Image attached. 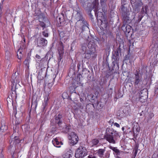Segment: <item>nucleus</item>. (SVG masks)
I'll list each match as a JSON object with an SVG mask.
<instances>
[{
  "instance_id": "nucleus-17",
  "label": "nucleus",
  "mask_w": 158,
  "mask_h": 158,
  "mask_svg": "<svg viewBox=\"0 0 158 158\" xmlns=\"http://www.w3.org/2000/svg\"><path fill=\"white\" fill-rule=\"evenodd\" d=\"M39 2L42 3L43 6L45 7L48 6L50 3L49 0H39Z\"/></svg>"
},
{
  "instance_id": "nucleus-55",
  "label": "nucleus",
  "mask_w": 158,
  "mask_h": 158,
  "mask_svg": "<svg viewBox=\"0 0 158 158\" xmlns=\"http://www.w3.org/2000/svg\"><path fill=\"white\" fill-rule=\"evenodd\" d=\"M50 84H51V83H49L48 84V85H50Z\"/></svg>"
},
{
  "instance_id": "nucleus-30",
  "label": "nucleus",
  "mask_w": 158,
  "mask_h": 158,
  "mask_svg": "<svg viewBox=\"0 0 158 158\" xmlns=\"http://www.w3.org/2000/svg\"><path fill=\"white\" fill-rule=\"evenodd\" d=\"M30 61V58L27 57L24 61V64L27 66Z\"/></svg>"
},
{
  "instance_id": "nucleus-31",
  "label": "nucleus",
  "mask_w": 158,
  "mask_h": 158,
  "mask_svg": "<svg viewBox=\"0 0 158 158\" xmlns=\"http://www.w3.org/2000/svg\"><path fill=\"white\" fill-rule=\"evenodd\" d=\"M148 9V6H145L144 8L143 7L142 9L141 12L142 14L146 13L147 10Z\"/></svg>"
},
{
  "instance_id": "nucleus-10",
  "label": "nucleus",
  "mask_w": 158,
  "mask_h": 158,
  "mask_svg": "<svg viewBox=\"0 0 158 158\" xmlns=\"http://www.w3.org/2000/svg\"><path fill=\"white\" fill-rule=\"evenodd\" d=\"M148 94L146 91H144V90H141L139 94V100L141 102H143V100H145L147 98Z\"/></svg>"
},
{
  "instance_id": "nucleus-16",
  "label": "nucleus",
  "mask_w": 158,
  "mask_h": 158,
  "mask_svg": "<svg viewBox=\"0 0 158 158\" xmlns=\"http://www.w3.org/2000/svg\"><path fill=\"white\" fill-rule=\"evenodd\" d=\"M58 50L59 54L60 57H61V55H62L64 53V46L63 45V44L62 42H61L60 43V46L58 48Z\"/></svg>"
},
{
  "instance_id": "nucleus-32",
  "label": "nucleus",
  "mask_w": 158,
  "mask_h": 158,
  "mask_svg": "<svg viewBox=\"0 0 158 158\" xmlns=\"http://www.w3.org/2000/svg\"><path fill=\"white\" fill-rule=\"evenodd\" d=\"M154 116V114L152 113H150L148 115V117L147 119V122L150 120Z\"/></svg>"
},
{
  "instance_id": "nucleus-50",
  "label": "nucleus",
  "mask_w": 158,
  "mask_h": 158,
  "mask_svg": "<svg viewBox=\"0 0 158 158\" xmlns=\"http://www.w3.org/2000/svg\"><path fill=\"white\" fill-rule=\"evenodd\" d=\"M113 120L112 119H111L110 120L109 122V123H113Z\"/></svg>"
},
{
  "instance_id": "nucleus-3",
  "label": "nucleus",
  "mask_w": 158,
  "mask_h": 158,
  "mask_svg": "<svg viewBox=\"0 0 158 158\" xmlns=\"http://www.w3.org/2000/svg\"><path fill=\"white\" fill-rule=\"evenodd\" d=\"M98 10V9L96 8V11H94L95 15L97 16V21L98 22L99 25L101 27V28H102L103 30H105L106 29L108 26L107 20L105 18L102 12H100L99 15L98 14L99 13L98 12V15H97V12Z\"/></svg>"
},
{
  "instance_id": "nucleus-38",
  "label": "nucleus",
  "mask_w": 158,
  "mask_h": 158,
  "mask_svg": "<svg viewBox=\"0 0 158 158\" xmlns=\"http://www.w3.org/2000/svg\"><path fill=\"white\" fill-rule=\"evenodd\" d=\"M89 28L86 25H83L82 27V30L84 31V30H88Z\"/></svg>"
},
{
  "instance_id": "nucleus-43",
  "label": "nucleus",
  "mask_w": 158,
  "mask_h": 158,
  "mask_svg": "<svg viewBox=\"0 0 158 158\" xmlns=\"http://www.w3.org/2000/svg\"><path fill=\"white\" fill-rule=\"evenodd\" d=\"M81 66V64L79 62L78 64H77V68L78 69V70H79L80 69V67Z\"/></svg>"
},
{
  "instance_id": "nucleus-7",
  "label": "nucleus",
  "mask_w": 158,
  "mask_h": 158,
  "mask_svg": "<svg viewBox=\"0 0 158 158\" xmlns=\"http://www.w3.org/2000/svg\"><path fill=\"white\" fill-rule=\"evenodd\" d=\"M71 138L69 139V143L71 146H73L77 144L78 141L77 136L74 132H71L70 135Z\"/></svg>"
},
{
  "instance_id": "nucleus-51",
  "label": "nucleus",
  "mask_w": 158,
  "mask_h": 158,
  "mask_svg": "<svg viewBox=\"0 0 158 158\" xmlns=\"http://www.w3.org/2000/svg\"><path fill=\"white\" fill-rule=\"evenodd\" d=\"M80 100L81 102H84V100L82 98H80Z\"/></svg>"
},
{
  "instance_id": "nucleus-22",
  "label": "nucleus",
  "mask_w": 158,
  "mask_h": 158,
  "mask_svg": "<svg viewBox=\"0 0 158 158\" xmlns=\"http://www.w3.org/2000/svg\"><path fill=\"white\" fill-rule=\"evenodd\" d=\"M59 35L60 39H63L64 38V40L67 39V37L66 36V33H65L64 32L61 31Z\"/></svg>"
},
{
  "instance_id": "nucleus-21",
  "label": "nucleus",
  "mask_w": 158,
  "mask_h": 158,
  "mask_svg": "<svg viewBox=\"0 0 158 158\" xmlns=\"http://www.w3.org/2000/svg\"><path fill=\"white\" fill-rule=\"evenodd\" d=\"M99 143V140L97 139H94L91 141L92 146L97 145Z\"/></svg>"
},
{
  "instance_id": "nucleus-9",
  "label": "nucleus",
  "mask_w": 158,
  "mask_h": 158,
  "mask_svg": "<svg viewBox=\"0 0 158 158\" xmlns=\"http://www.w3.org/2000/svg\"><path fill=\"white\" fill-rule=\"evenodd\" d=\"M136 1V0H135ZM137 1L134 2L133 0H131V2L132 4L133 8L135 9V11H137L138 12L139 11V8L142 5V3L139 1V0H137Z\"/></svg>"
},
{
  "instance_id": "nucleus-6",
  "label": "nucleus",
  "mask_w": 158,
  "mask_h": 158,
  "mask_svg": "<svg viewBox=\"0 0 158 158\" xmlns=\"http://www.w3.org/2000/svg\"><path fill=\"white\" fill-rule=\"evenodd\" d=\"M121 48L119 47L118 48L114 51V53H113V58L114 60L113 62V64H115V63L118 64L119 60V54H121Z\"/></svg>"
},
{
  "instance_id": "nucleus-42",
  "label": "nucleus",
  "mask_w": 158,
  "mask_h": 158,
  "mask_svg": "<svg viewBox=\"0 0 158 158\" xmlns=\"http://www.w3.org/2000/svg\"><path fill=\"white\" fill-rule=\"evenodd\" d=\"M88 158H97V157L94 155H89L88 156Z\"/></svg>"
},
{
  "instance_id": "nucleus-48",
  "label": "nucleus",
  "mask_w": 158,
  "mask_h": 158,
  "mask_svg": "<svg viewBox=\"0 0 158 158\" xmlns=\"http://www.w3.org/2000/svg\"><path fill=\"white\" fill-rule=\"evenodd\" d=\"M35 57L37 58H38V59H40V56L38 55H36L35 56Z\"/></svg>"
},
{
  "instance_id": "nucleus-19",
  "label": "nucleus",
  "mask_w": 158,
  "mask_h": 158,
  "mask_svg": "<svg viewBox=\"0 0 158 158\" xmlns=\"http://www.w3.org/2000/svg\"><path fill=\"white\" fill-rule=\"evenodd\" d=\"M105 151V147L103 149H100L98 150L97 153L100 156L102 157L104 155V154Z\"/></svg>"
},
{
  "instance_id": "nucleus-14",
  "label": "nucleus",
  "mask_w": 158,
  "mask_h": 158,
  "mask_svg": "<svg viewBox=\"0 0 158 158\" xmlns=\"http://www.w3.org/2000/svg\"><path fill=\"white\" fill-rule=\"evenodd\" d=\"M19 77L18 76V73L16 72L13 73L12 76L11 78L12 80V82L17 83L19 81Z\"/></svg>"
},
{
  "instance_id": "nucleus-54",
  "label": "nucleus",
  "mask_w": 158,
  "mask_h": 158,
  "mask_svg": "<svg viewBox=\"0 0 158 158\" xmlns=\"http://www.w3.org/2000/svg\"><path fill=\"white\" fill-rule=\"evenodd\" d=\"M133 136H134V135H135V133H134V132H133Z\"/></svg>"
},
{
  "instance_id": "nucleus-41",
  "label": "nucleus",
  "mask_w": 158,
  "mask_h": 158,
  "mask_svg": "<svg viewBox=\"0 0 158 158\" xmlns=\"http://www.w3.org/2000/svg\"><path fill=\"white\" fill-rule=\"evenodd\" d=\"M56 128L55 127H52L51 129V131L52 133H53L56 131Z\"/></svg>"
},
{
  "instance_id": "nucleus-40",
  "label": "nucleus",
  "mask_w": 158,
  "mask_h": 158,
  "mask_svg": "<svg viewBox=\"0 0 158 158\" xmlns=\"http://www.w3.org/2000/svg\"><path fill=\"white\" fill-rule=\"evenodd\" d=\"M147 113V112H146V111H142L140 113H139V114L140 116H142L143 114L145 116L146 114Z\"/></svg>"
},
{
  "instance_id": "nucleus-49",
  "label": "nucleus",
  "mask_w": 158,
  "mask_h": 158,
  "mask_svg": "<svg viewBox=\"0 0 158 158\" xmlns=\"http://www.w3.org/2000/svg\"><path fill=\"white\" fill-rule=\"evenodd\" d=\"M105 0H100L101 4L102 5L103 4Z\"/></svg>"
},
{
  "instance_id": "nucleus-15",
  "label": "nucleus",
  "mask_w": 158,
  "mask_h": 158,
  "mask_svg": "<svg viewBox=\"0 0 158 158\" xmlns=\"http://www.w3.org/2000/svg\"><path fill=\"white\" fill-rule=\"evenodd\" d=\"M52 143L55 146L58 148L60 147V145L63 144L62 142H59L57 138H55L53 140Z\"/></svg>"
},
{
  "instance_id": "nucleus-23",
  "label": "nucleus",
  "mask_w": 158,
  "mask_h": 158,
  "mask_svg": "<svg viewBox=\"0 0 158 158\" xmlns=\"http://www.w3.org/2000/svg\"><path fill=\"white\" fill-rule=\"evenodd\" d=\"M57 22L59 24H60V25L61 24V23L64 22V16L63 15H62V17H57Z\"/></svg>"
},
{
  "instance_id": "nucleus-47",
  "label": "nucleus",
  "mask_w": 158,
  "mask_h": 158,
  "mask_svg": "<svg viewBox=\"0 0 158 158\" xmlns=\"http://www.w3.org/2000/svg\"><path fill=\"white\" fill-rule=\"evenodd\" d=\"M88 0H81V2L83 3H85L86 2H87Z\"/></svg>"
},
{
  "instance_id": "nucleus-8",
  "label": "nucleus",
  "mask_w": 158,
  "mask_h": 158,
  "mask_svg": "<svg viewBox=\"0 0 158 158\" xmlns=\"http://www.w3.org/2000/svg\"><path fill=\"white\" fill-rule=\"evenodd\" d=\"M48 43L47 40L43 38H39L37 40V47H43L46 46Z\"/></svg>"
},
{
  "instance_id": "nucleus-18",
  "label": "nucleus",
  "mask_w": 158,
  "mask_h": 158,
  "mask_svg": "<svg viewBox=\"0 0 158 158\" xmlns=\"http://www.w3.org/2000/svg\"><path fill=\"white\" fill-rule=\"evenodd\" d=\"M109 148L112 150L114 152H115L116 155H119L120 153L119 150L118 149L117 147H114L112 146H109Z\"/></svg>"
},
{
  "instance_id": "nucleus-20",
  "label": "nucleus",
  "mask_w": 158,
  "mask_h": 158,
  "mask_svg": "<svg viewBox=\"0 0 158 158\" xmlns=\"http://www.w3.org/2000/svg\"><path fill=\"white\" fill-rule=\"evenodd\" d=\"M75 19L78 21L81 20L82 18V16L80 12H77L75 16Z\"/></svg>"
},
{
  "instance_id": "nucleus-39",
  "label": "nucleus",
  "mask_w": 158,
  "mask_h": 158,
  "mask_svg": "<svg viewBox=\"0 0 158 158\" xmlns=\"http://www.w3.org/2000/svg\"><path fill=\"white\" fill-rule=\"evenodd\" d=\"M62 97L64 98H67L68 97V95L66 93L64 92L62 94Z\"/></svg>"
},
{
  "instance_id": "nucleus-33",
  "label": "nucleus",
  "mask_w": 158,
  "mask_h": 158,
  "mask_svg": "<svg viewBox=\"0 0 158 158\" xmlns=\"http://www.w3.org/2000/svg\"><path fill=\"white\" fill-rule=\"evenodd\" d=\"M42 34L45 37H48V33L47 30H45L42 32Z\"/></svg>"
},
{
  "instance_id": "nucleus-57",
  "label": "nucleus",
  "mask_w": 158,
  "mask_h": 158,
  "mask_svg": "<svg viewBox=\"0 0 158 158\" xmlns=\"http://www.w3.org/2000/svg\"><path fill=\"white\" fill-rule=\"evenodd\" d=\"M8 52H7L6 53H6H7L8 54Z\"/></svg>"
},
{
  "instance_id": "nucleus-24",
  "label": "nucleus",
  "mask_w": 158,
  "mask_h": 158,
  "mask_svg": "<svg viewBox=\"0 0 158 158\" xmlns=\"http://www.w3.org/2000/svg\"><path fill=\"white\" fill-rule=\"evenodd\" d=\"M49 94V93H48V94H46V95L45 96V99H44L45 101H46H46H45V104L44 106L43 110H44V109H45V107L47 105V102L49 100V98H48Z\"/></svg>"
},
{
  "instance_id": "nucleus-13",
  "label": "nucleus",
  "mask_w": 158,
  "mask_h": 158,
  "mask_svg": "<svg viewBox=\"0 0 158 158\" xmlns=\"http://www.w3.org/2000/svg\"><path fill=\"white\" fill-rule=\"evenodd\" d=\"M62 117V115L60 114H59L55 116V123L58 124V125L60 126L62 123L61 119Z\"/></svg>"
},
{
  "instance_id": "nucleus-28",
  "label": "nucleus",
  "mask_w": 158,
  "mask_h": 158,
  "mask_svg": "<svg viewBox=\"0 0 158 158\" xmlns=\"http://www.w3.org/2000/svg\"><path fill=\"white\" fill-rule=\"evenodd\" d=\"M40 22V26L43 28V30H44V28L45 27V24L44 22H43L41 20V19L40 18L39 19Z\"/></svg>"
},
{
  "instance_id": "nucleus-52",
  "label": "nucleus",
  "mask_w": 158,
  "mask_h": 158,
  "mask_svg": "<svg viewBox=\"0 0 158 158\" xmlns=\"http://www.w3.org/2000/svg\"><path fill=\"white\" fill-rule=\"evenodd\" d=\"M42 16V19H43V20H44V19H45V18H44V16Z\"/></svg>"
},
{
  "instance_id": "nucleus-37",
  "label": "nucleus",
  "mask_w": 158,
  "mask_h": 158,
  "mask_svg": "<svg viewBox=\"0 0 158 158\" xmlns=\"http://www.w3.org/2000/svg\"><path fill=\"white\" fill-rule=\"evenodd\" d=\"M14 139V142L15 143H18L20 142V140L18 139V137L17 136H15Z\"/></svg>"
},
{
  "instance_id": "nucleus-11",
  "label": "nucleus",
  "mask_w": 158,
  "mask_h": 158,
  "mask_svg": "<svg viewBox=\"0 0 158 158\" xmlns=\"http://www.w3.org/2000/svg\"><path fill=\"white\" fill-rule=\"evenodd\" d=\"M122 28L125 34L129 33L131 30V27L130 25L126 23L123 24Z\"/></svg>"
},
{
  "instance_id": "nucleus-25",
  "label": "nucleus",
  "mask_w": 158,
  "mask_h": 158,
  "mask_svg": "<svg viewBox=\"0 0 158 158\" xmlns=\"http://www.w3.org/2000/svg\"><path fill=\"white\" fill-rule=\"evenodd\" d=\"M138 148L136 147L135 148L134 151L133 152V155L132 158H135L138 152Z\"/></svg>"
},
{
  "instance_id": "nucleus-27",
  "label": "nucleus",
  "mask_w": 158,
  "mask_h": 158,
  "mask_svg": "<svg viewBox=\"0 0 158 158\" xmlns=\"http://www.w3.org/2000/svg\"><path fill=\"white\" fill-rule=\"evenodd\" d=\"M21 50L20 49H19L17 52V57L19 59H20L22 56Z\"/></svg>"
},
{
  "instance_id": "nucleus-29",
  "label": "nucleus",
  "mask_w": 158,
  "mask_h": 158,
  "mask_svg": "<svg viewBox=\"0 0 158 158\" xmlns=\"http://www.w3.org/2000/svg\"><path fill=\"white\" fill-rule=\"evenodd\" d=\"M64 158H69L71 156V155L69 152H67L63 155Z\"/></svg>"
},
{
  "instance_id": "nucleus-5",
  "label": "nucleus",
  "mask_w": 158,
  "mask_h": 158,
  "mask_svg": "<svg viewBox=\"0 0 158 158\" xmlns=\"http://www.w3.org/2000/svg\"><path fill=\"white\" fill-rule=\"evenodd\" d=\"M121 10L122 15L124 22L127 23H130L131 20L129 17L130 15L129 11H127V9L123 5L122 6Z\"/></svg>"
},
{
  "instance_id": "nucleus-36",
  "label": "nucleus",
  "mask_w": 158,
  "mask_h": 158,
  "mask_svg": "<svg viewBox=\"0 0 158 158\" xmlns=\"http://www.w3.org/2000/svg\"><path fill=\"white\" fill-rule=\"evenodd\" d=\"M90 72L89 70L86 68L83 69L82 70V74H85L86 73H89Z\"/></svg>"
},
{
  "instance_id": "nucleus-12",
  "label": "nucleus",
  "mask_w": 158,
  "mask_h": 158,
  "mask_svg": "<svg viewBox=\"0 0 158 158\" xmlns=\"http://www.w3.org/2000/svg\"><path fill=\"white\" fill-rule=\"evenodd\" d=\"M137 73L135 74V80L134 83V85L135 87H137L138 86V84L141 81V77H140L139 76V73L137 71H136Z\"/></svg>"
},
{
  "instance_id": "nucleus-34",
  "label": "nucleus",
  "mask_w": 158,
  "mask_h": 158,
  "mask_svg": "<svg viewBox=\"0 0 158 158\" xmlns=\"http://www.w3.org/2000/svg\"><path fill=\"white\" fill-rule=\"evenodd\" d=\"M94 96L93 95L90 94L88 96V98L90 99L91 100V102L92 103L94 102Z\"/></svg>"
},
{
  "instance_id": "nucleus-53",
  "label": "nucleus",
  "mask_w": 158,
  "mask_h": 158,
  "mask_svg": "<svg viewBox=\"0 0 158 158\" xmlns=\"http://www.w3.org/2000/svg\"><path fill=\"white\" fill-rule=\"evenodd\" d=\"M122 130L123 131L124 129V127H123L122 128Z\"/></svg>"
},
{
  "instance_id": "nucleus-2",
  "label": "nucleus",
  "mask_w": 158,
  "mask_h": 158,
  "mask_svg": "<svg viewBox=\"0 0 158 158\" xmlns=\"http://www.w3.org/2000/svg\"><path fill=\"white\" fill-rule=\"evenodd\" d=\"M87 41L89 42L87 45L89 50L84 53L85 54V57L87 59L90 58L91 57H94L96 55L95 54L96 45L93 40H90L89 37H88Z\"/></svg>"
},
{
  "instance_id": "nucleus-1",
  "label": "nucleus",
  "mask_w": 158,
  "mask_h": 158,
  "mask_svg": "<svg viewBox=\"0 0 158 158\" xmlns=\"http://www.w3.org/2000/svg\"><path fill=\"white\" fill-rule=\"evenodd\" d=\"M117 137H120V136L117 131H114L112 129L108 128L104 138L110 143L115 144Z\"/></svg>"
},
{
  "instance_id": "nucleus-45",
  "label": "nucleus",
  "mask_w": 158,
  "mask_h": 158,
  "mask_svg": "<svg viewBox=\"0 0 158 158\" xmlns=\"http://www.w3.org/2000/svg\"><path fill=\"white\" fill-rule=\"evenodd\" d=\"M81 74H79L77 75V78L79 79L80 81H81Z\"/></svg>"
},
{
  "instance_id": "nucleus-4",
  "label": "nucleus",
  "mask_w": 158,
  "mask_h": 158,
  "mask_svg": "<svg viewBox=\"0 0 158 158\" xmlns=\"http://www.w3.org/2000/svg\"><path fill=\"white\" fill-rule=\"evenodd\" d=\"M87 153L86 148L84 146H81L77 149L75 156L76 158H82L86 156Z\"/></svg>"
},
{
  "instance_id": "nucleus-56",
  "label": "nucleus",
  "mask_w": 158,
  "mask_h": 158,
  "mask_svg": "<svg viewBox=\"0 0 158 158\" xmlns=\"http://www.w3.org/2000/svg\"><path fill=\"white\" fill-rule=\"evenodd\" d=\"M90 15L91 16H92V14H91V13H90Z\"/></svg>"
},
{
  "instance_id": "nucleus-44",
  "label": "nucleus",
  "mask_w": 158,
  "mask_h": 158,
  "mask_svg": "<svg viewBox=\"0 0 158 158\" xmlns=\"http://www.w3.org/2000/svg\"><path fill=\"white\" fill-rule=\"evenodd\" d=\"M114 125L117 127H120L119 125L116 123H114Z\"/></svg>"
},
{
  "instance_id": "nucleus-35",
  "label": "nucleus",
  "mask_w": 158,
  "mask_h": 158,
  "mask_svg": "<svg viewBox=\"0 0 158 158\" xmlns=\"http://www.w3.org/2000/svg\"><path fill=\"white\" fill-rule=\"evenodd\" d=\"M0 128L1 130H2V131H3L7 129V127L6 125H4V126H2Z\"/></svg>"
},
{
  "instance_id": "nucleus-26",
  "label": "nucleus",
  "mask_w": 158,
  "mask_h": 158,
  "mask_svg": "<svg viewBox=\"0 0 158 158\" xmlns=\"http://www.w3.org/2000/svg\"><path fill=\"white\" fill-rule=\"evenodd\" d=\"M87 50H88V49H86V48L85 46L83 45L82 46L81 52V53L84 54V53L86 52Z\"/></svg>"
},
{
  "instance_id": "nucleus-46",
  "label": "nucleus",
  "mask_w": 158,
  "mask_h": 158,
  "mask_svg": "<svg viewBox=\"0 0 158 158\" xmlns=\"http://www.w3.org/2000/svg\"><path fill=\"white\" fill-rule=\"evenodd\" d=\"M65 129L66 130V133H67L69 131V126H67L65 127Z\"/></svg>"
}]
</instances>
